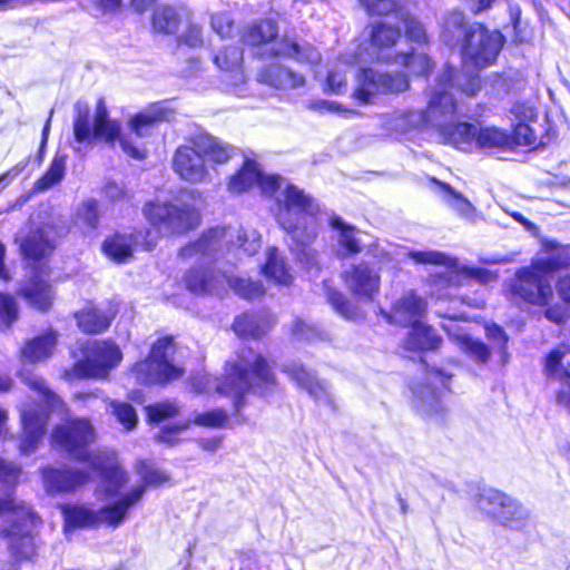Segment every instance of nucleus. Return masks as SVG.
<instances>
[{
	"instance_id": "f257e3e1",
	"label": "nucleus",
	"mask_w": 570,
	"mask_h": 570,
	"mask_svg": "<svg viewBox=\"0 0 570 570\" xmlns=\"http://www.w3.org/2000/svg\"><path fill=\"white\" fill-rule=\"evenodd\" d=\"M96 439V431L89 420L69 419L58 424L51 433L53 449L67 453L71 459L85 462L89 470L65 466L62 469L43 468L42 481L50 494L73 492L87 484L92 475L100 478V491L117 497L126 485L128 478L118 465L115 452L108 450L89 451Z\"/></svg>"
},
{
	"instance_id": "f03ea898",
	"label": "nucleus",
	"mask_w": 570,
	"mask_h": 570,
	"mask_svg": "<svg viewBox=\"0 0 570 570\" xmlns=\"http://www.w3.org/2000/svg\"><path fill=\"white\" fill-rule=\"evenodd\" d=\"M284 181L273 195L276 196L278 210L276 219L281 227L292 237L293 248L302 264L312 268L317 265V253L309 244L317 237V214L320 205L304 190Z\"/></svg>"
},
{
	"instance_id": "7ed1b4c3",
	"label": "nucleus",
	"mask_w": 570,
	"mask_h": 570,
	"mask_svg": "<svg viewBox=\"0 0 570 570\" xmlns=\"http://www.w3.org/2000/svg\"><path fill=\"white\" fill-rule=\"evenodd\" d=\"M275 386V375L266 360L250 348H243L237 352L236 360L226 363L225 376L217 385V391L233 399L235 413L238 415L245 405L247 393L267 395Z\"/></svg>"
},
{
	"instance_id": "20e7f679",
	"label": "nucleus",
	"mask_w": 570,
	"mask_h": 570,
	"mask_svg": "<svg viewBox=\"0 0 570 570\" xmlns=\"http://www.w3.org/2000/svg\"><path fill=\"white\" fill-rule=\"evenodd\" d=\"M235 148L220 139L202 135L179 146L173 158L175 173L185 181L204 184L212 180L210 170L229 161Z\"/></svg>"
},
{
	"instance_id": "39448f33",
	"label": "nucleus",
	"mask_w": 570,
	"mask_h": 570,
	"mask_svg": "<svg viewBox=\"0 0 570 570\" xmlns=\"http://www.w3.org/2000/svg\"><path fill=\"white\" fill-rule=\"evenodd\" d=\"M142 494L144 488L138 487L99 510H94L85 504L62 505L65 533L68 535L76 529L90 528L98 524L117 528L126 519L129 509L139 502Z\"/></svg>"
},
{
	"instance_id": "423d86ee",
	"label": "nucleus",
	"mask_w": 570,
	"mask_h": 570,
	"mask_svg": "<svg viewBox=\"0 0 570 570\" xmlns=\"http://www.w3.org/2000/svg\"><path fill=\"white\" fill-rule=\"evenodd\" d=\"M407 256L416 264H432L445 266V272L434 274L430 281V293L438 299H448L454 295L464 279L478 278L481 282L489 281L491 274L481 268H469L461 266L455 258H452L439 250H411Z\"/></svg>"
},
{
	"instance_id": "0eeeda50",
	"label": "nucleus",
	"mask_w": 570,
	"mask_h": 570,
	"mask_svg": "<svg viewBox=\"0 0 570 570\" xmlns=\"http://www.w3.org/2000/svg\"><path fill=\"white\" fill-rule=\"evenodd\" d=\"M243 40L252 47H267L269 56L291 58L311 65L321 60V53L312 45L301 43L287 36L278 38V27L271 19L261 20L247 27Z\"/></svg>"
},
{
	"instance_id": "6e6552de",
	"label": "nucleus",
	"mask_w": 570,
	"mask_h": 570,
	"mask_svg": "<svg viewBox=\"0 0 570 570\" xmlns=\"http://www.w3.org/2000/svg\"><path fill=\"white\" fill-rule=\"evenodd\" d=\"M4 503V512L0 514L9 527H0V538L8 539L11 554L17 560H27L36 554L38 541L32 530L39 518L24 503H17L12 497Z\"/></svg>"
},
{
	"instance_id": "1a4fd4ad",
	"label": "nucleus",
	"mask_w": 570,
	"mask_h": 570,
	"mask_svg": "<svg viewBox=\"0 0 570 570\" xmlns=\"http://www.w3.org/2000/svg\"><path fill=\"white\" fill-rule=\"evenodd\" d=\"M237 238V248L250 256L261 248V235L255 229L214 228L204 234L197 242L184 247L180 256L184 258L196 257L198 259L216 258L226 246L229 250L234 246L233 239Z\"/></svg>"
},
{
	"instance_id": "9d476101",
	"label": "nucleus",
	"mask_w": 570,
	"mask_h": 570,
	"mask_svg": "<svg viewBox=\"0 0 570 570\" xmlns=\"http://www.w3.org/2000/svg\"><path fill=\"white\" fill-rule=\"evenodd\" d=\"M513 296L521 301L534 305L547 306L544 316L554 323H562L567 318V309L562 305H550L554 294L549 277L541 275L535 271L524 267L521 268L510 285Z\"/></svg>"
},
{
	"instance_id": "9b49d317",
	"label": "nucleus",
	"mask_w": 570,
	"mask_h": 570,
	"mask_svg": "<svg viewBox=\"0 0 570 570\" xmlns=\"http://www.w3.org/2000/svg\"><path fill=\"white\" fill-rule=\"evenodd\" d=\"M122 360L120 348L110 341H87L82 358L65 372L66 379H105Z\"/></svg>"
},
{
	"instance_id": "f8f14e48",
	"label": "nucleus",
	"mask_w": 570,
	"mask_h": 570,
	"mask_svg": "<svg viewBox=\"0 0 570 570\" xmlns=\"http://www.w3.org/2000/svg\"><path fill=\"white\" fill-rule=\"evenodd\" d=\"M176 347L171 337L159 338L154 343L148 358L135 364L131 370L140 384H157L176 380L183 370L175 364Z\"/></svg>"
},
{
	"instance_id": "ddd939ff",
	"label": "nucleus",
	"mask_w": 570,
	"mask_h": 570,
	"mask_svg": "<svg viewBox=\"0 0 570 570\" xmlns=\"http://www.w3.org/2000/svg\"><path fill=\"white\" fill-rule=\"evenodd\" d=\"M144 214L151 224L174 234L194 228L199 219L194 205L181 198L174 203H149L145 206Z\"/></svg>"
},
{
	"instance_id": "4468645a",
	"label": "nucleus",
	"mask_w": 570,
	"mask_h": 570,
	"mask_svg": "<svg viewBox=\"0 0 570 570\" xmlns=\"http://www.w3.org/2000/svg\"><path fill=\"white\" fill-rule=\"evenodd\" d=\"M409 87L407 77L401 72L389 73L364 68L356 73L352 97L360 104L368 105L379 95L403 92Z\"/></svg>"
},
{
	"instance_id": "2eb2a0df",
	"label": "nucleus",
	"mask_w": 570,
	"mask_h": 570,
	"mask_svg": "<svg viewBox=\"0 0 570 570\" xmlns=\"http://www.w3.org/2000/svg\"><path fill=\"white\" fill-rule=\"evenodd\" d=\"M453 76L454 70L452 68H446L440 76L436 86L431 89L430 100L425 111L411 110L406 112H394L393 117L396 121L394 125L395 129L409 130L424 126L436 129V122L440 120V110L444 105L441 95L443 92H450L449 89L452 88Z\"/></svg>"
},
{
	"instance_id": "dca6fc26",
	"label": "nucleus",
	"mask_w": 570,
	"mask_h": 570,
	"mask_svg": "<svg viewBox=\"0 0 570 570\" xmlns=\"http://www.w3.org/2000/svg\"><path fill=\"white\" fill-rule=\"evenodd\" d=\"M503 46V36L499 31H489L480 23L469 26V32L462 48L465 62L478 68L493 63Z\"/></svg>"
},
{
	"instance_id": "f3484780",
	"label": "nucleus",
	"mask_w": 570,
	"mask_h": 570,
	"mask_svg": "<svg viewBox=\"0 0 570 570\" xmlns=\"http://www.w3.org/2000/svg\"><path fill=\"white\" fill-rule=\"evenodd\" d=\"M444 105L440 110V120L436 122V131L446 144L463 148L475 141L476 127L468 122L455 121V104L450 92L441 95Z\"/></svg>"
},
{
	"instance_id": "a211bd4d",
	"label": "nucleus",
	"mask_w": 570,
	"mask_h": 570,
	"mask_svg": "<svg viewBox=\"0 0 570 570\" xmlns=\"http://www.w3.org/2000/svg\"><path fill=\"white\" fill-rule=\"evenodd\" d=\"M22 435L20 452L29 455L35 452L45 434L48 413L37 404L27 403L20 410Z\"/></svg>"
},
{
	"instance_id": "6ab92c4d",
	"label": "nucleus",
	"mask_w": 570,
	"mask_h": 570,
	"mask_svg": "<svg viewBox=\"0 0 570 570\" xmlns=\"http://www.w3.org/2000/svg\"><path fill=\"white\" fill-rule=\"evenodd\" d=\"M284 181L278 175H263L255 161L246 160L243 168L230 177L228 190L234 194H240L258 184L262 191L266 195L277 191Z\"/></svg>"
},
{
	"instance_id": "aec40b11",
	"label": "nucleus",
	"mask_w": 570,
	"mask_h": 570,
	"mask_svg": "<svg viewBox=\"0 0 570 570\" xmlns=\"http://www.w3.org/2000/svg\"><path fill=\"white\" fill-rule=\"evenodd\" d=\"M544 374L548 379L561 383L562 387L557 394V401L570 411V350L568 347L559 346L548 354Z\"/></svg>"
},
{
	"instance_id": "412c9836",
	"label": "nucleus",
	"mask_w": 570,
	"mask_h": 570,
	"mask_svg": "<svg viewBox=\"0 0 570 570\" xmlns=\"http://www.w3.org/2000/svg\"><path fill=\"white\" fill-rule=\"evenodd\" d=\"M347 289L360 299L372 301L380 292V274L365 263L352 265L344 272Z\"/></svg>"
},
{
	"instance_id": "4be33fe9",
	"label": "nucleus",
	"mask_w": 570,
	"mask_h": 570,
	"mask_svg": "<svg viewBox=\"0 0 570 570\" xmlns=\"http://www.w3.org/2000/svg\"><path fill=\"white\" fill-rule=\"evenodd\" d=\"M284 373L296 383V385L305 390L318 404L327 405L334 409V400L325 382L320 381L316 376L307 371L302 364L292 362L284 366Z\"/></svg>"
},
{
	"instance_id": "5701e85b",
	"label": "nucleus",
	"mask_w": 570,
	"mask_h": 570,
	"mask_svg": "<svg viewBox=\"0 0 570 570\" xmlns=\"http://www.w3.org/2000/svg\"><path fill=\"white\" fill-rule=\"evenodd\" d=\"M425 312L426 302L414 292H409L395 302L390 313L384 315L392 324L412 327L422 322Z\"/></svg>"
},
{
	"instance_id": "b1692460",
	"label": "nucleus",
	"mask_w": 570,
	"mask_h": 570,
	"mask_svg": "<svg viewBox=\"0 0 570 570\" xmlns=\"http://www.w3.org/2000/svg\"><path fill=\"white\" fill-rule=\"evenodd\" d=\"M449 320L450 323L443 324L442 327L460 351L478 364L488 363L491 357L490 348L483 342L471 337L463 327L456 324L455 316H449Z\"/></svg>"
},
{
	"instance_id": "393cba45",
	"label": "nucleus",
	"mask_w": 570,
	"mask_h": 570,
	"mask_svg": "<svg viewBox=\"0 0 570 570\" xmlns=\"http://www.w3.org/2000/svg\"><path fill=\"white\" fill-rule=\"evenodd\" d=\"M17 293L31 307L41 312L48 311L55 298L52 287L36 271H31L30 276L21 284Z\"/></svg>"
},
{
	"instance_id": "a878e982",
	"label": "nucleus",
	"mask_w": 570,
	"mask_h": 570,
	"mask_svg": "<svg viewBox=\"0 0 570 570\" xmlns=\"http://www.w3.org/2000/svg\"><path fill=\"white\" fill-rule=\"evenodd\" d=\"M120 124L115 119L107 117L100 120H94V136L96 139L104 140L111 146L115 145L116 140H119L120 147L125 154L135 159L145 158V149L132 145L129 138L120 135Z\"/></svg>"
},
{
	"instance_id": "bb28decb",
	"label": "nucleus",
	"mask_w": 570,
	"mask_h": 570,
	"mask_svg": "<svg viewBox=\"0 0 570 570\" xmlns=\"http://www.w3.org/2000/svg\"><path fill=\"white\" fill-rule=\"evenodd\" d=\"M21 253L29 259L40 261L52 253L55 244L42 228L31 229L27 236L19 233L16 237Z\"/></svg>"
},
{
	"instance_id": "cd10ccee",
	"label": "nucleus",
	"mask_w": 570,
	"mask_h": 570,
	"mask_svg": "<svg viewBox=\"0 0 570 570\" xmlns=\"http://www.w3.org/2000/svg\"><path fill=\"white\" fill-rule=\"evenodd\" d=\"M186 287L196 294H219L223 274L207 268H191L185 276Z\"/></svg>"
},
{
	"instance_id": "c85d7f7f",
	"label": "nucleus",
	"mask_w": 570,
	"mask_h": 570,
	"mask_svg": "<svg viewBox=\"0 0 570 570\" xmlns=\"http://www.w3.org/2000/svg\"><path fill=\"white\" fill-rule=\"evenodd\" d=\"M56 344L57 334L53 331L29 340L20 350L21 361L31 364L43 362L52 355Z\"/></svg>"
},
{
	"instance_id": "c756f323",
	"label": "nucleus",
	"mask_w": 570,
	"mask_h": 570,
	"mask_svg": "<svg viewBox=\"0 0 570 570\" xmlns=\"http://www.w3.org/2000/svg\"><path fill=\"white\" fill-rule=\"evenodd\" d=\"M400 37L401 31L396 27H392L386 23H377L373 26L371 33V46L373 52L371 55V59L386 62L393 61V58L384 51L393 47Z\"/></svg>"
},
{
	"instance_id": "7c9ffc66",
	"label": "nucleus",
	"mask_w": 570,
	"mask_h": 570,
	"mask_svg": "<svg viewBox=\"0 0 570 570\" xmlns=\"http://www.w3.org/2000/svg\"><path fill=\"white\" fill-rule=\"evenodd\" d=\"M274 318L267 312L245 313L235 318L234 332L242 337H259L273 325Z\"/></svg>"
},
{
	"instance_id": "2f4dec72",
	"label": "nucleus",
	"mask_w": 570,
	"mask_h": 570,
	"mask_svg": "<svg viewBox=\"0 0 570 570\" xmlns=\"http://www.w3.org/2000/svg\"><path fill=\"white\" fill-rule=\"evenodd\" d=\"M168 119V110L160 104H154L132 117L129 121L131 131L139 138L150 136L157 124Z\"/></svg>"
},
{
	"instance_id": "473e14b6",
	"label": "nucleus",
	"mask_w": 570,
	"mask_h": 570,
	"mask_svg": "<svg viewBox=\"0 0 570 570\" xmlns=\"http://www.w3.org/2000/svg\"><path fill=\"white\" fill-rule=\"evenodd\" d=\"M78 326L88 334H96L109 327L115 312L111 309L104 311L94 306L85 307L80 313L76 314Z\"/></svg>"
},
{
	"instance_id": "72a5a7b5",
	"label": "nucleus",
	"mask_w": 570,
	"mask_h": 570,
	"mask_svg": "<svg viewBox=\"0 0 570 570\" xmlns=\"http://www.w3.org/2000/svg\"><path fill=\"white\" fill-rule=\"evenodd\" d=\"M259 80L275 88L284 89L301 87L305 82L303 76L281 65H273L263 69L259 72Z\"/></svg>"
},
{
	"instance_id": "f704fd0d",
	"label": "nucleus",
	"mask_w": 570,
	"mask_h": 570,
	"mask_svg": "<svg viewBox=\"0 0 570 570\" xmlns=\"http://www.w3.org/2000/svg\"><path fill=\"white\" fill-rule=\"evenodd\" d=\"M441 338L435 331L423 322L412 326L409 336L404 342V348L407 351H429L440 346Z\"/></svg>"
},
{
	"instance_id": "c9c22d12",
	"label": "nucleus",
	"mask_w": 570,
	"mask_h": 570,
	"mask_svg": "<svg viewBox=\"0 0 570 570\" xmlns=\"http://www.w3.org/2000/svg\"><path fill=\"white\" fill-rule=\"evenodd\" d=\"M433 181L439 186L438 193L445 205L456 212L461 217L471 220L474 218L476 209L466 197L452 188L449 184L435 179H433Z\"/></svg>"
},
{
	"instance_id": "e433bc0d",
	"label": "nucleus",
	"mask_w": 570,
	"mask_h": 570,
	"mask_svg": "<svg viewBox=\"0 0 570 570\" xmlns=\"http://www.w3.org/2000/svg\"><path fill=\"white\" fill-rule=\"evenodd\" d=\"M498 522L512 530H523L529 525L530 513L528 509L510 497Z\"/></svg>"
},
{
	"instance_id": "4c0bfd02",
	"label": "nucleus",
	"mask_w": 570,
	"mask_h": 570,
	"mask_svg": "<svg viewBox=\"0 0 570 570\" xmlns=\"http://www.w3.org/2000/svg\"><path fill=\"white\" fill-rule=\"evenodd\" d=\"M263 273L267 279L281 285H287L293 279L292 274L277 248H269L267 250V259L263 267Z\"/></svg>"
},
{
	"instance_id": "58836bf2",
	"label": "nucleus",
	"mask_w": 570,
	"mask_h": 570,
	"mask_svg": "<svg viewBox=\"0 0 570 570\" xmlns=\"http://www.w3.org/2000/svg\"><path fill=\"white\" fill-rule=\"evenodd\" d=\"M469 27L464 22V17L460 11H451L444 18L441 38L448 46H454L466 38Z\"/></svg>"
},
{
	"instance_id": "ea45409f",
	"label": "nucleus",
	"mask_w": 570,
	"mask_h": 570,
	"mask_svg": "<svg viewBox=\"0 0 570 570\" xmlns=\"http://www.w3.org/2000/svg\"><path fill=\"white\" fill-rule=\"evenodd\" d=\"M331 226L340 232L337 242L338 253L342 256H352L362 252V243L353 227L346 225L340 217H334Z\"/></svg>"
},
{
	"instance_id": "a19ab883",
	"label": "nucleus",
	"mask_w": 570,
	"mask_h": 570,
	"mask_svg": "<svg viewBox=\"0 0 570 570\" xmlns=\"http://www.w3.org/2000/svg\"><path fill=\"white\" fill-rule=\"evenodd\" d=\"M73 135L78 144L90 145L94 136V122L90 121V110L87 104L78 101L75 105Z\"/></svg>"
},
{
	"instance_id": "79ce46f5",
	"label": "nucleus",
	"mask_w": 570,
	"mask_h": 570,
	"mask_svg": "<svg viewBox=\"0 0 570 570\" xmlns=\"http://www.w3.org/2000/svg\"><path fill=\"white\" fill-rule=\"evenodd\" d=\"M73 224L83 234L96 230L99 224L98 202L89 198L79 204L75 213Z\"/></svg>"
},
{
	"instance_id": "37998d69",
	"label": "nucleus",
	"mask_w": 570,
	"mask_h": 570,
	"mask_svg": "<svg viewBox=\"0 0 570 570\" xmlns=\"http://www.w3.org/2000/svg\"><path fill=\"white\" fill-rule=\"evenodd\" d=\"M22 377L24 383L38 393L39 397L49 410L60 412H65L67 410L61 397L47 386V383L42 377L33 374L22 375Z\"/></svg>"
},
{
	"instance_id": "c03bdc74",
	"label": "nucleus",
	"mask_w": 570,
	"mask_h": 570,
	"mask_svg": "<svg viewBox=\"0 0 570 570\" xmlns=\"http://www.w3.org/2000/svg\"><path fill=\"white\" fill-rule=\"evenodd\" d=\"M134 240L130 235L116 234L102 244L104 253L111 259L124 263L132 255Z\"/></svg>"
},
{
	"instance_id": "a18cd8bd",
	"label": "nucleus",
	"mask_w": 570,
	"mask_h": 570,
	"mask_svg": "<svg viewBox=\"0 0 570 570\" xmlns=\"http://www.w3.org/2000/svg\"><path fill=\"white\" fill-rule=\"evenodd\" d=\"M509 498V495L499 490L484 489L476 498V505L481 511L499 521L500 513L503 511Z\"/></svg>"
},
{
	"instance_id": "49530a36",
	"label": "nucleus",
	"mask_w": 570,
	"mask_h": 570,
	"mask_svg": "<svg viewBox=\"0 0 570 570\" xmlns=\"http://www.w3.org/2000/svg\"><path fill=\"white\" fill-rule=\"evenodd\" d=\"M365 59H363L361 56H348L344 55L340 63L333 67L327 75L326 78V88L325 90L333 94H342L346 90L347 86V79L345 71L342 70V65H353V63H360L364 62Z\"/></svg>"
},
{
	"instance_id": "de8ad7c7",
	"label": "nucleus",
	"mask_w": 570,
	"mask_h": 570,
	"mask_svg": "<svg viewBox=\"0 0 570 570\" xmlns=\"http://www.w3.org/2000/svg\"><path fill=\"white\" fill-rule=\"evenodd\" d=\"M20 475V468L13 463L0 459V514L6 510L4 503H8L12 497V485Z\"/></svg>"
},
{
	"instance_id": "09e8293b",
	"label": "nucleus",
	"mask_w": 570,
	"mask_h": 570,
	"mask_svg": "<svg viewBox=\"0 0 570 570\" xmlns=\"http://www.w3.org/2000/svg\"><path fill=\"white\" fill-rule=\"evenodd\" d=\"M225 282L238 296L246 299L257 298L264 294V286L259 281L223 274V284Z\"/></svg>"
},
{
	"instance_id": "8fccbe9b",
	"label": "nucleus",
	"mask_w": 570,
	"mask_h": 570,
	"mask_svg": "<svg viewBox=\"0 0 570 570\" xmlns=\"http://www.w3.org/2000/svg\"><path fill=\"white\" fill-rule=\"evenodd\" d=\"M66 163L67 157L65 155L57 154L46 174L36 181L35 190L38 193L46 191L59 184L66 174Z\"/></svg>"
},
{
	"instance_id": "3c124183",
	"label": "nucleus",
	"mask_w": 570,
	"mask_h": 570,
	"mask_svg": "<svg viewBox=\"0 0 570 570\" xmlns=\"http://www.w3.org/2000/svg\"><path fill=\"white\" fill-rule=\"evenodd\" d=\"M475 142L480 148H504L512 145V137L498 128H476Z\"/></svg>"
},
{
	"instance_id": "603ef678",
	"label": "nucleus",
	"mask_w": 570,
	"mask_h": 570,
	"mask_svg": "<svg viewBox=\"0 0 570 570\" xmlns=\"http://www.w3.org/2000/svg\"><path fill=\"white\" fill-rule=\"evenodd\" d=\"M179 21L177 10L169 6L158 7L153 16V27L158 32L175 33Z\"/></svg>"
},
{
	"instance_id": "864d4df0",
	"label": "nucleus",
	"mask_w": 570,
	"mask_h": 570,
	"mask_svg": "<svg viewBox=\"0 0 570 570\" xmlns=\"http://www.w3.org/2000/svg\"><path fill=\"white\" fill-rule=\"evenodd\" d=\"M412 391L419 411L433 415L442 410L438 393L430 386L412 387Z\"/></svg>"
},
{
	"instance_id": "5fc2aeb1",
	"label": "nucleus",
	"mask_w": 570,
	"mask_h": 570,
	"mask_svg": "<svg viewBox=\"0 0 570 570\" xmlns=\"http://www.w3.org/2000/svg\"><path fill=\"white\" fill-rule=\"evenodd\" d=\"M396 18L404 24L405 37L419 45L428 42L426 30L421 21L411 16L405 9H399Z\"/></svg>"
},
{
	"instance_id": "6e6d98bb",
	"label": "nucleus",
	"mask_w": 570,
	"mask_h": 570,
	"mask_svg": "<svg viewBox=\"0 0 570 570\" xmlns=\"http://www.w3.org/2000/svg\"><path fill=\"white\" fill-rule=\"evenodd\" d=\"M393 62L407 68L414 75H425L432 69V61L425 53H397Z\"/></svg>"
},
{
	"instance_id": "4d7b16f0",
	"label": "nucleus",
	"mask_w": 570,
	"mask_h": 570,
	"mask_svg": "<svg viewBox=\"0 0 570 570\" xmlns=\"http://www.w3.org/2000/svg\"><path fill=\"white\" fill-rule=\"evenodd\" d=\"M19 308L13 296L0 292V332L9 330L18 320Z\"/></svg>"
},
{
	"instance_id": "13d9d810",
	"label": "nucleus",
	"mask_w": 570,
	"mask_h": 570,
	"mask_svg": "<svg viewBox=\"0 0 570 570\" xmlns=\"http://www.w3.org/2000/svg\"><path fill=\"white\" fill-rule=\"evenodd\" d=\"M138 474L142 481L141 484L135 485L131 490L142 487L144 491L148 485H158L168 480V476L155 465L147 461H141L137 466Z\"/></svg>"
},
{
	"instance_id": "bf43d9fd",
	"label": "nucleus",
	"mask_w": 570,
	"mask_h": 570,
	"mask_svg": "<svg viewBox=\"0 0 570 570\" xmlns=\"http://www.w3.org/2000/svg\"><path fill=\"white\" fill-rule=\"evenodd\" d=\"M243 61V51L236 46L226 47L223 51H219L215 58V65L222 70H234L240 66Z\"/></svg>"
},
{
	"instance_id": "052dcab7",
	"label": "nucleus",
	"mask_w": 570,
	"mask_h": 570,
	"mask_svg": "<svg viewBox=\"0 0 570 570\" xmlns=\"http://www.w3.org/2000/svg\"><path fill=\"white\" fill-rule=\"evenodd\" d=\"M227 413L223 409H216L204 413H194L189 419L190 424L205 428H222L227 422Z\"/></svg>"
},
{
	"instance_id": "680f3d73",
	"label": "nucleus",
	"mask_w": 570,
	"mask_h": 570,
	"mask_svg": "<svg viewBox=\"0 0 570 570\" xmlns=\"http://www.w3.org/2000/svg\"><path fill=\"white\" fill-rule=\"evenodd\" d=\"M326 296L330 304L338 314H341L345 318L354 317L355 311L352 304L341 292L333 288H327Z\"/></svg>"
},
{
	"instance_id": "e2e57ef3",
	"label": "nucleus",
	"mask_w": 570,
	"mask_h": 570,
	"mask_svg": "<svg viewBox=\"0 0 570 570\" xmlns=\"http://www.w3.org/2000/svg\"><path fill=\"white\" fill-rule=\"evenodd\" d=\"M110 407L118 421L127 429H132L137 423L135 409L128 403L111 402Z\"/></svg>"
},
{
	"instance_id": "0e129e2a",
	"label": "nucleus",
	"mask_w": 570,
	"mask_h": 570,
	"mask_svg": "<svg viewBox=\"0 0 570 570\" xmlns=\"http://www.w3.org/2000/svg\"><path fill=\"white\" fill-rule=\"evenodd\" d=\"M362 7L370 13L385 16L391 12L397 13L401 7H397L395 0H360Z\"/></svg>"
},
{
	"instance_id": "69168bd1",
	"label": "nucleus",
	"mask_w": 570,
	"mask_h": 570,
	"mask_svg": "<svg viewBox=\"0 0 570 570\" xmlns=\"http://www.w3.org/2000/svg\"><path fill=\"white\" fill-rule=\"evenodd\" d=\"M541 275L553 273L560 269V261L553 254L552 249L544 255L538 256L533 259L532 265L529 267Z\"/></svg>"
},
{
	"instance_id": "338daca9",
	"label": "nucleus",
	"mask_w": 570,
	"mask_h": 570,
	"mask_svg": "<svg viewBox=\"0 0 570 570\" xmlns=\"http://www.w3.org/2000/svg\"><path fill=\"white\" fill-rule=\"evenodd\" d=\"M179 412V406L175 402L166 401L148 407V416L153 422H161L168 417L175 416Z\"/></svg>"
},
{
	"instance_id": "774afa93",
	"label": "nucleus",
	"mask_w": 570,
	"mask_h": 570,
	"mask_svg": "<svg viewBox=\"0 0 570 570\" xmlns=\"http://www.w3.org/2000/svg\"><path fill=\"white\" fill-rule=\"evenodd\" d=\"M190 426V421L179 422L173 425H165L157 435L161 443L174 445L179 441V434Z\"/></svg>"
}]
</instances>
